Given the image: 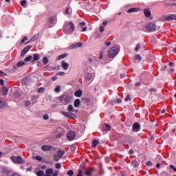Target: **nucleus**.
<instances>
[{
    "instance_id": "nucleus-17",
    "label": "nucleus",
    "mask_w": 176,
    "mask_h": 176,
    "mask_svg": "<svg viewBox=\"0 0 176 176\" xmlns=\"http://www.w3.org/2000/svg\"><path fill=\"white\" fill-rule=\"evenodd\" d=\"M100 144V142L97 139H94L92 142V148H96Z\"/></svg>"
},
{
    "instance_id": "nucleus-61",
    "label": "nucleus",
    "mask_w": 176,
    "mask_h": 176,
    "mask_svg": "<svg viewBox=\"0 0 176 176\" xmlns=\"http://www.w3.org/2000/svg\"><path fill=\"white\" fill-rule=\"evenodd\" d=\"M104 26H100V32H104Z\"/></svg>"
},
{
    "instance_id": "nucleus-57",
    "label": "nucleus",
    "mask_w": 176,
    "mask_h": 176,
    "mask_svg": "<svg viewBox=\"0 0 176 176\" xmlns=\"http://www.w3.org/2000/svg\"><path fill=\"white\" fill-rule=\"evenodd\" d=\"M3 93L4 95L8 94V89L3 88Z\"/></svg>"
},
{
    "instance_id": "nucleus-32",
    "label": "nucleus",
    "mask_w": 176,
    "mask_h": 176,
    "mask_svg": "<svg viewBox=\"0 0 176 176\" xmlns=\"http://www.w3.org/2000/svg\"><path fill=\"white\" fill-rule=\"evenodd\" d=\"M31 60H32V56L30 55L25 58L24 61L25 63H28L29 61H31Z\"/></svg>"
},
{
    "instance_id": "nucleus-49",
    "label": "nucleus",
    "mask_w": 176,
    "mask_h": 176,
    "mask_svg": "<svg viewBox=\"0 0 176 176\" xmlns=\"http://www.w3.org/2000/svg\"><path fill=\"white\" fill-rule=\"evenodd\" d=\"M25 104L27 106V107H30V105H31V102L30 100H25Z\"/></svg>"
},
{
    "instance_id": "nucleus-54",
    "label": "nucleus",
    "mask_w": 176,
    "mask_h": 176,
    "mask_svg": "<svg viewBox=\"0 0 176 176\" xmlns=\"http://www.w3.org/2000/svg\"><path fill=\"white\" fill-rule=\"evenodd\" d=\"M63 134L62 133H59L56 135V138H61L63 137Z\"/></svg>"
},
{
    "instance_id": "nucleus-6",
    "label": "nucleus",
    "mask_w": 176,
    "mask_h": 176,
    "mask_svg": "<svg viewBox=\"0 0 176 176\" xmlns=\"http://www.w3.org/2000/svg\"><path fill=\"white\" fill-rule=\"evenodd\" d=\"M32 47V45H28L25 48H23V50H22V52L21 53V56L24 57L25 56V54H27V52H30V50H31Z\"/></svg>"
},
{
    "instance_id": "nucleus-23",
    "label": "nucleus",
    "mask_w": 176,
    "mask_h": 176,
    "mask_svg": "<svg viewBox=\"0 0 176 176\" xmlns=\"http://www.w3.org/2000/svg\"><path fill=\"white\" fill-rule=\"evenodd\" d=\"M91 78H93V74L90 73H87L85 74V79H87V80H91Z\"/></svg>"
},
{
    "instance_id": "nucleus-25",
    "label": "nucleus",
    "mask_w": 176,
    "mask_h": 176,
    "mask_svg": "<svg viewBox=\"0 0 176 176\" xmlns=\"http://www.w3.org/2000/svg\"><path fill=\"white\" fill-rule=\"evenodd\" d=\"M82 90H78L74 93L76 97H82Z\"/></svg>"
},
{
    "instance_id": "nucleus-18",
    "label": "nucleus",
    "mask_w": 176,
    "mask_h": 176,
    "mask_svg": "<svg viewBox=\"0 0 176 176\" xmlns=\"http://www.w3.org/2000/svg\"><path fill=\"white\" fill-rule=\"evenodd\" d=\"M6 105V102H5V99L0 98V108H3Z\"/></svg>"
},
{
    "instance_id": "nucleus-60",
    "label": "nucleus",
    "mask_w": 176,
    "mask_h": 176,
    "mask_svg": "<svg viewBox=\"0 0 176 176\" xmlns=\"http://www.w3.org/2000/svg\"><path fill=\"white\" fill-rule=\"evenodd\" d=\"M65 14H69V8H66Z\"/></svg>"
},
{
    "instance_id": "nucleus-64",
    "label": "nucleus",
    "mask_w": 176,
    "mask_h": 176,
    "mask_svg": "<svg viewBox=\"0 0 176 176\" xmlns=\"http://www.w3.org/2000/svg\"><path fill=\"white\" fill-rule=\"evenodd\" d=\"M105 45L108 47V46H111V42H108V41H107L106 43H105Z\"/></svg>"
},
{
    "instance_id": "nucleus-62",
    "label": "nucleus",
    "mask_w": 176,
    "mask_h": 176,
    "mask_svg": "<svg viewBox=\"0 0 176 176\" xmlns=\"http://www.w3.org/2000/svg\"><path fill=\"white\" fill-rule=\"evenodd\" d=\"M83 101H85V102H89V98H82Z\"/></svg>"
},
{
    "instance_id": "nucleus-13",
    "label": "nucleus",
    "mask_w": 176,
    "mask_h": 176,
    "mask_svg": "<svg viewBox=\"0 0 176 176\" xmlns=\"http://www.w3.org/2000/svg\"><path fill=\"white\" fill-rule=\"evenodd\" d=\"M39 58H41V55H39V54H33V60L32 61V63H34V61H38Z\"/></svg>"
},
{
    "instance_id": "nucleus-52",
    "label": "nucleus",
    "mask_w": 176,
    "mask_h": 176,
    "mask_svg": "<svg viewBox=\"0 0 176 176\" xmlns=\"http://www.w3.org/2000/svg\"><path fill=\"white\" fill-rule=\"evenodd\" d=\"M115 102H116V104H120V102H122V100L120 98H117L116 99Z\"/></svg>"
},
{
    "instance_id": "nucleus-43",
    "label": "nucleus",
    "mask_w": 176,
    "mask_h": 176,
    "mask_svg": "<svg viewBox=\"0 0 176 176\" xmlns=\"http://www.w3.org/2000/svg\"><path fill=\"white\" fill-rule=\"evenodd\" d=\"M56 75H58L60 76H64V75H65V72H59L56 74Z\"/></svg>"
},
{
    "instance_id": "nucleus-19",
    "label": "nucleus",
    "mask_w": 176,
    "mask_h": 176,
    "mask_svg": "<svg viewBox=\"0 0 176 176\" xmlns=\"http://www.w3.org/2000/svg\"><path fill=\"white\" fill-rule=\"evenodd\" d=\"M132 167H138V166H140V162H138L137 160H133L131 163Z\"/></svg>"
},
{
    "instance_id": "nucleus-26",
    "label": "nucleus",
    "mask_w": 176,
    "mask_h": 176,
    "mask_svg": "<svg viewBox=\"0 0 176 176\" xmlns=\"http://www.w3.org/2000/svg\"><path fill=\"white\" fill-rule=\"evenodd\" d=\"M72 49H76V47H82V43L79 42L76 44L72 45Z\"/></svg>"
},
{
    "instance_id": "nucleus-55",
    "label": "nucleus",
    "mask_w": 176,
    "mask_h": 176,
    "mask_svg": "<svg viewBox=\"0 0 176 176\" xmlns=\"http://www.w3.org/2000/svg\"><path fill=\"white\" fill-rule=\"evenodd\" d=\"M146 164V166H148L149 167L153 166L152 162H151V161H148Z\"/></svg>"
},
{
    "instance_id": "nucleus-40",
    "label": "nucleus",
    "mask_w": 176,
    "mask_h": 176,
    "mask_svg": "<svg viewBox=\"0 0 176 176\" xmlns=\"http://www.w3.org/2000/svg\"><path fill=\"white\" fill-rule=\"evenodd\" d=\"M60 157H58V155H54V160L55 161V162H58V160H60V158H59Z\"/></svg>"
},
{
    "instance_id": "nucleus-47",
    "label": "nucleus",
    "mask_w": 176,
    "mask_h": 176,
    "mask_svg": "<svg viewBox=\"0 0 176 176\" xmlns=\"http://www.w3.org/2000/svg\"><path fill=\"white\" fill-rule=\"evenodd\" d=\"M25 41H28V38L27 36H24L23 38V39L21 41V43H24V42H25Z\"/></svg>"
},
{
    "instance_id": "nucleus-9",
    "label": "nucleus",
    "mask_w": 176,
    "mask_h": 176,
    "mask_svg": "<svg viewBox=\"0 0 176 176\" xmlns=\"http://www.w3.org/2000/svg\"><path fill=\"white\" fill-rule=\"evenodd\" d=\"M140 124L138 122H135V124H133V128L132 130L133 131H140Z\"/></svg>"
},
{
    "instance_id": "nucleus-2",
    "label": "nucleus",
    "mask_w": 176,
    "mask_h": 176,
    "mask_svg": "<svg viewBox=\"0 0 176 176\" xmlns=\"http://www.w3.org/2000/svg\"><path fill=\"white\" fill-rule=\"evenodd\" d=\"M10 159H11L12 162H13V163H14L15 164H23L25 163V160H24L23 159V157H21V156H20V155L11 156Z\"/></svg>"
},
{
    "instance_id": "nucleus-50",
    "label": "nucleus",
    "mask_w": 176,
    "mask_h": 176,
    "mask_svg": "<svg viewBox=\"0 0 176 176\" xmlns=\"http://www.w3.org/2000/svg\"><path fill=\"white\" fill-rule=\"evenodd\" d=\"M56 168H61V164L60 163H56L55 165Z\"/></svg>"
},
{
    "instance_id": "nucleus-63",
    "label": "nucleus",
    "mask_w": 176,
    "mask_h": 176,
    "mask_svg": "<svg viewBox=\"0 0 176 176\" xmlns=\"http://www.w3.org/2000/svg\"><path fill=\"white\" fill-rule=\"evenodd\" d=\"M52 176H58V172H54V173H52Z\"/></svg>"
},
{
    "instance_id": "nucleus-15",
    "label": "nucleus",
    "mask_w": 176,
    "mask_h": 176,
    "mask_svg": "<svg viewBox=\"0 0 176 176\" xmlns=\"http://www.w3.org/2000/svg\"><path fill=\"white\" fill-rule=\"evenodd\" d=\"M139 11H140V8H132L127 11V13H135V12H139Z\"/></svg>"
},
{
    "instance_id": "nucleus-21",
    "label": "nucleus",
    "mask_w": 176,
    "mask_h": 176,
    "mask_svg": "<svg viewBox=\"0 0 176 176\" xmlns=\"http://www.w3.org/2000/svg\"><path fill=\"white\" fill-rule=\"evenodd\" d=\"M74 105L75 108H78L79 107V105H80V99H76L74 100Z\"/></svg>"
},
{
    "instance_id": "nucleus-42",
    "label": "nucleus",
    "mask_w": 176,
    "mask_h": 176,
    "mask_svg": "<svg viewBox=\"0 0 176 176\" xmlns=\"http://www.w3.org/2000/svg\"><path fill=\"white\" fill-rule=\"evenodd\" d=\"M67 175H69V176H72V175H74V170H68V172H67Z\"/></svg>"
},
{
    "instance_id": "nucleus-11",
    "label": "nucleus",
    "mask_w": 176,
    "mask_h": 176,
    "mask_svg": "<svg viewBox=\"0 0 176 176\" xmlns=\"http://www.w3.org/2000/svg\"><path fill=\"white\" fill-rule=\"evenodd\" d=\"M61 67L63 69L67 70L69 68V64L63 60L61 63Z\"/></svg>"
},
{
    "instance_id": "nucleus-29",
    "label": "nucleus",
    "mask_w": 176,
    "mask_h": 176,
    "mask_svg": "<svg viewBox=\"0 0 176 176\" xmlns=\"http://www.w3.org/2000/svg\"><path fill=\"white\" fill-rule=\"evenodd\" d=\"M65 94H63V95L59 96V101H60V102H63V101L65 102Z\"/></svg>"
},
{
    "instance_id": "nucleus-4",
    "label": "nucleus",
    "mask_w": 176,
    "mask_h": 176,
    "mask_svg": "<svg viewBox=\"0 0 176 176\" xmlns=\"http://www.w3.org/2000/svg\"><path fill=\"white\" fill-rule=\"evenodd\" d=\"M145 28L148 32H153L156 30V24L153 22H150L145 25Z\"/></svg>"
},
{
    "instance_id": "nucleus-14",
    "label": "nucleus",
    "mask_w": 176,
    "mask_h": 176,
    "mask_svg": "<svg viewBox=\"0 0 176 176\" xmlns=\"http://www.w3.org/2000/svg\"><path fill=\"white\" fill-rule=\"evenodd\" d=\"M102 130L103 131H109L111 130V126H109L108 124H104L102 126Z\"/></svg>"
},
{
    "instance_id": "nucleus-39",
    "label": "nucleus",
    "mask_w": 176,
    "mask_h": 176,
    "mask_svg": "<svg viewBox=\"0 0 176 176\" xmlns=\"http://www.w3.org/2000/svg\"><path fill=\"white\" fill-rule=\"evenodd\" d=\"M141 48V45L140 43L137 44L136 47H135V52H138L140 49Z\"/></svg>"
},
{
    "instance_id": "nucleus-31",
    "label": "nucleus",
    "mask_w": 176,
    "mask_h": 176,
    "mask_svg": "<svg viewBox=\"0 0 176 176\" xmlns=\"http://www.w3.org/2000/svg\"><path fill=\"white\" fill-rule=\"evenodd\" d=\"M32 101H34L32 104H35L36 102V100H38V96L34 95L31 97Z\"/></svg>"
},
{
    "instance_id": "nucleus-38",
    "label": "nucleus",
    "mask_w": 176,
    "mask_h": 176,
    "mask_svg": "<svg viewBox=\"0 0 176 176\" xmlns=\"http://www.w3.org/2000/svg\"><path fill=\"white\" fill-rule=\"evenodd\" d=\"M61 89V87L60 86H56L55 89H54V91H56V93H60V90Z\"/></svg>"
},
{
    "instance_id": "nucleus-7",
    "label": "nucleus",
    "mask_w": 176,
    "mask_h": 176,
    "mask_svg": "<svg viewBox=\"0 0 176 176\" xmlns=\"http://www.w3.org/2000/svg\"><path fill=\"white\" fill-rule=\"evenodd\" d=\"M75 132L73 131H70L67 134V138L69 141H73L75 139Z\"/></svg>"
},
{
    "instance_id": "nucleus-41",
    "label": "nucleus",
    "mask_w": 176,
    "mask_h": 176,
    "mask_svg": "<svg viewBox=\"0 0 176 176\" xmlns=\"http://www.w3.org/2000/svg\"><path fill=\"white\" fill-rule=\"evenodd\" d=\"M49 23H50L51 24H54V18L53 16L50 18Z\"/></svg>"
},
{
    "instance_id": "nucleus-45",
    "label": "nucleus",
    "mask_w": 176,
    "mask_h": 176,
    "mask_svg": "<svg viewBox=\"0 0 176 176\" xmlns=\"http://www.w3.org/2000/svg\"><path fill=\"white\" fill-rule=\"evenodd\" d=\"M83 173V170L82 169H78V173L77 174V176H83L82 174Z\"/></svg>"
},
{
    "instance_id": "nucleus-3",
    "label": "nucleus",
    "mask_w": 176,
    "mask_h": 176,
    "mask_svg": "<svg viewBox=\"0 0 176 176\" xmlns=\"http://www.w3.org/2000/svg\"><path fill=\"white\" fill-rule=\"evenodd\" d=\"M119 53V48L116 47H113L111 50L108 52V55L109 58H113L116 57V54Z\"/></svg>"
},
{
    "instance_id": "nucleus-8",
    "label": "nucleus",
    "mask_w": 176,
    "mask_h": 176,
    "mask_svg": "<svg viewBox=\"0 0 176 176\" xmlns=\"http://www.w3.org/2000/svg\"><path fill=\"white\" fill-rule=\"evenodd\" d=\"M72 100V96L65 94V105H68L69 102H71V100Z\"/></svg>"
},
{
    "instance_id": "nucleus-58",
    "label": "nucleus",
    "mask_w": 176,
    "mask_h": 176,
    "mask_svg": "<svg viewBox=\"0 0 176 176\" xmlns=\"http://www.w3.org/2000/svg\"><path fill=\"white\" fill-rule=\"evenodd\" d=\"M166 69H167V66H166V65L163 66V67L161 68V71H166Z\"/></svg>"
},
{
    "instance_id": "nucleus-48",
    "label": "nucleus",
    "mask_w": 176,
    "mask_h": 176,
    "mask_svg": "<svg viewBox=\"0 0 176 176\" xmlns=\"http://www.w3.org/2000/svg\"><path fill=\"white\" fill-rule=\"evenodd\" d=\"M43 119H44V120H49V115L45 114L43 116Z\"/></svg>"
},
{
    "instance_id": "nucleus-46",
    "label": "nucleus",
    "mask_w": 176,
    "mask_h": 176,
    "mask_svg": "<svg viewBox=\"0 0 176 176\" xmlns=\"http://www.w3.org/2000/svg\"><path fill=\"white\" fill-rule=\"evenodd\" d=\"M35 159H36V160H38V162H41L43 158H42V157H41V156H39V155H36V156L35 157Z\"/></svg>"
},
{
    "instance_id": "nucleus-20",
    "label": "nucleus",
    "mask_w": 176,
    "mask_h": 176,
    "mask_svg": "<svg viewBox=\"0 0 176 176\" xmlns=\"http://www.w3.org/2000/svg\"><path fill=\"white\" fill-rule=\"evenodd\" d=\"M134 59L138 61V63H140V61H141V60H142V57L141 56V55L140 54H135L134 56Z\"/></svg>"
},
{
    "instance_id": "nucleus-10",
    "label": "nucleus",
    "mask_w": 176,
    "mask_h": 176,
    "mask_svg": "<svg viewBox=\"0 0 176 176\" xmlns=\"http://www.w3.org/2000/svg\"><path fill=\"white\" fill-rule=\"evenodd\" d=\"M166 20L168 21H171L173 20H176V15L174 14H172L166 17Z\"/></svg>"
},
{
    "instance_id": "nucleus-36",
    "label": "nucleus",
    "mask_w": 176,
    "mask_h": 176,
    "mask_svg": "<svg viewBox=\"0 0 176 176\" xmlns=\"http://www.w3.org/2000/svg\"><path fill=\"white\" fill-rule=\"evenodd\" d=\"M25 65V62L21 60L19 61L17 64H16V67H22V65Z\"/></svg>"
},
{
    "instance_id": "nucleus-53",
    "label": "nucleus",
    "mask_w": 176,
    "mask_h": 176,
    "mask_svg": "<svg viewBox=\"0 0 176 176\" xmlns=\"http://www.w3.org/2000/svg\"><path fill=\"white\" fill-rule=\"evenodd\" d=\"M102 57H104V52H100V60H102Z\"/></svg>"
},
{
    "instance_id": "nucleus-30",
    "label": "nucleus",
    "mask_w": 176,
    "mask_h": 176,
    "mask_svg": "<svg viewBox=\"0 0 176 176\" xmlns=\"http://www.w3.org/2000/svg\"><path fill=\"white\" fill-rule=\"evenodd\" d=\"M67 56L68 54L67 53L63 54L58 56V60H63V58H65V57H67Z\"/></svg>"
},
{
    "instance_id": "nucleus-35",
    "label": "nucleus",
    "mask_w": 176,
    "mask_h": 176,
    "mask_svg": "<svg viewBox=\"0 0 176 176\" xmlns=\"http://www.w3.org/2000/svg\"><path fill=\"white\" fill-rule=\"evenodd\" d=\"M47 63H49V59L47 58V57L45 56L43 58V63L44 64V65H46V64H47Z\"/></svg>"
},
{
    "instance_id": "nucleus-37",
    "label": "nucleus",
    "mask_w": 176,
    "mask_h": 176,
    "mask_svg": "<svg viewBox=\"0 0 176 176\" xmlns=\"http://www.w3.org/2000/svg\"><path fill=\"white\" fill-rule=\"evenodd\" d=\"M45 91V88L40 87L37 89V93H43Z\"/></svg>"
},
{
    "instance_id": "nucleus-22",
    "label": "nucleus",
    "mask_w": 176,
    "mask_h": 176,
    "mask_svg": "<svg viewBox=\"0 0 176 176\" xmlns=\"http://www.w3.org/2000/svg\"><path fill=\"white\" fill-rule=\"evenodd\" d=\"M64 153H65V151L58 150V157H60V159H61V157H63V156H64Z\"/></svg>"
},
{
    "instance_id": "nucleus-44",
    "label": "nucleus",
    "mask_w": 176,
    "mask_h": 176,
    "mask_svg": "<svg viewBox=\"0 0 176 176\" xmlns=\"http://www.w3.org/2000/svg\"><path fill=\"white\" fill-rule=\"evenodd\" d=\"M21 6H25V5H27V1L23 0L22 1H21Z\"/></svg>"
},
{
    "instance_id": "nucleus-59",
    "label": "nucleus",
    "mask_w": 176,
    "mask_h": 176,
    "mask_svg": "<svg viewBox=\"0 0 176 176\" xmlns=\"http://www.w3.org/2000/svg\"><path fill=\"white\" fill-rule=\"evenodd\" d=\"M0 85L1 86H4L5 85V83L3 82V79H0Z\"/></svg>"
},
{
    "instance_id": "nucleus-34",
    "label": "nucleus",
    "mask_w": 176,
    "mask_h": 176,
    "mask_svg": "<svg viewBox=\"0 0 176 176\" xmlns=\"http://www.w3.org/2000/svg\"><path fill=\"white\" fill-rule=\"evenodd\" d=\"M46 175H50L51 174H53V169L52 168H47L45 171Z\"/></svg>"
},
{
    "instance_id": "nucleus-33",
    "label": "nucleus",
    "mask_w": 176,
    "mask_h": 176,
    "mask_svg": "<svg viewBox=\"0 0 176 176\" xmlns=\"http://www.w3.org/2000/svg\"><path fill=\"white\" fill-rule=\"evenodd\" d=\"M36 175L37 176H43V175H45V172L42 170H40L37 171Z\"/></svg>"
},
{
    "instance_id": "nucleus-24",
    "label": "nucleus",
    "mask_w": 176,
    "mask_h": 176,
    "mask_svg": "<svg viewBox=\"0 0 176 176\" xmlns=\"http://www.w3.org/2000/svg\"><path fill=\"white\" fill-rule=\"evenodd\" d=\"M94 170H96V168H91L89 170H86L85 171V174L87 176H91V173H93Z\"/></svg>"
},
{
    "instance_id": "nucleus-27",
    "label": "nucleus",
    "mask_w": 176,
    "mask_h": 176,
    "mask_svg": "<svg viewBox=\"0 0 176 176\" xmlns=\"http://www.w3.org/2000/svg\"><path fill=\"white\" fill-rule=\"evenodd\" d=\"M67 110L69 112H75V108H74V106L72 104H69L67 107Z\"/></svg>"
},
{
    "instance_id": "nucleus-1",
    "label": "nucleus",
    "mask_w": 176,
    "mask_h": 176,
    "mask_svg": "<svg viewBox=\"0 0 176 176\" xmlns=\"http://www.w3.org/2000/svg\"><path fill=\"white\" fill-rule=\"evenodd\" d=\"M65 34H72L75 31V25L71 21L66 22L63 26Z\"/></svg>"
},
{
    "instance_id": "nucleus-51",
    "label": "nucleus",
    "mask_w": 176,
    "mask_h": 176,
    "mask_svg": "<svg viewBox=\"0 0 176 176\" xmlns=\"http://www.w3.org/2000/svg\"><path fill=\"white\" fill-rule=\"evenodd\" d=\"M129 100V101H131V98H130V95H127L126 98H124V101L127 102Z\"/></svg>"
},
{
    "instance_id": "nucleus-56",
    "label": "nucleus",
    "mask_w": 176,
    "mask_h": 176,
    "mask_svg": "<svg viewBox=\"0 0 176 176\" xmlns=\"http://www.w3.org/2000/svg\"><path fill=\"white\" fill-rule=\"evenodd\" d=\"M170 168H172L175 173H176V168L173 165H170Z\"/></svg>"
},
{
    "instance_id": "nucleus-16",
    "label": "nucleus",
    "mask_w": 176,
    "mask_h": 176,
    "mask_svg": "<svg viewBox=\"0 0 176 176\" xmlns=\"http://www.w3.org/2000/svg\"><path fill=\"white\" fill-rule=\"evenodd\" d=\"M144 13L146 17H151V10L148 8H146Z\"/></svg>"
},
{
    "instance_id": "nucleus-5",
    "label": "nucleus",
    "mask_w": 176,
    "mask_h": 176,
    "mask_svg": "<svg viewBox=\"0 0 176 176\" xmlns=\"http://www.w3.org/2000/svg\"><path fill=\"white\" fill-rule=\"evenodd\" d=\"M60 113L63 115V116H65V118H67L68 119H75V118H76V114L74 113L62 111H60Z\"/></svg>"
},
{
    "instance_id": "nucleus-28",
    "label": "nucleus",
    "mask_w": 176,
    "mask_h": 176,
    "mask_svg": "<svg viewBox=\"0 0 176 176\" xmlns=\"http://www.w3.org/2000/svg\"><path fill=\"white\" fill-rule=\"evenodd\" d=\"M39 36H40L39 33H37V34H34V35L32 37V41H34L35 42V41L39 39Z\"/></svg>"
},
{
    "instance_id": "nucleus-12",
    "label": "nucleus",
    "mask_w": 176,
    "mask_h": 176,
    "mask_svg": "<svg viewBox=\"0 0 176 176\" xmlns=\"http://www.w3.org/2000/svg\"><path fill=\"white\" fill-rule=\"evenodd\" d=\"M41 149H42V151H50L52 149V146H50V145H43V146H41Z\"/></svg>"
}]
</instances>
